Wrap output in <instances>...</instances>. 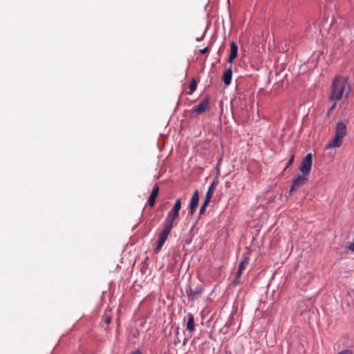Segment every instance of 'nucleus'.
<instances>
[{
  "mask_svg": "<svg viewBox=\"0 0 354 354\" xmlns=\"http://www.w3.org/2000/svg\"><path fill=\"white\" fill-rule=\"evenodd\" d=\"M346 91L345 96L347 97L351 92V86L347 79L342 76L335 77L332 82V89L329 95L330 100H339L344 91Z\"/></svg>",
  "mask_w": 354,
  "mask_h": 354,
  "instance_id": "1",
  "label": "nucleus"
},
{
  "mask_svg": "<svg viewBox=\"0 0 354 354\" xmlns=\"http://www.w3.org/2000/svg\"><path fill=\"white\" fill-rule=\"evenodd\" d=\"M335 135L333 139L326 145V148L328 149L339 147L342 145V139L346 135V124L344 122H338L335 124Z\"/></svg>",
  "mask_w": 354,
  "mask_h": 354,
  "instance_id": "2",
  "label": "nucleus"
},
{
  "mask_svg": "<svg viewBox=\"0 0 354 354\" xmlns=\"http://www.w3.org/2000/svg\"><path fill=\"white\" fill-rule=\"evenodd\" d=\"M205 291V286L201 283L193 286L187 283L185 287V292L187 296L188 301L191 303L198 301L204 295Z\"/></svg>",
  "mask_w": 354,
  "mask_h": 354,
  "instance_id": "3",
  "label": "nucleus"
},
{
  "mask_svg": "<svg viewBox=\"0 0 354 354\" xmlns=\"http://www.w3.org/2000/svg\"><path fill=\"white\" fill-rule=\"evenodd\" d=\"M312 154L308 153L302 160L301 165L299 167V171L302 174L308 176L312 167Z\"/></svg>",
  "mask_w": 354,
  "mask_h": 354,
  "instance_id": "4",
  "label": "nucleus"
},
{
  "mask_svg": "<svg viewBox=\"0 0 354 354\" xmlns=\"http://www.w3.org/2000/svg\"><path fill=\"white\" fill-rule=\"evenodd\" d=\"M308 176L304 174H299L293 180L290 189V194H292L295 190L300 187L304 185L308 181Z\"/></svg>",
  "mask_w": 354,
  "mask_h": 354,
  "instance_id": "5",
  "label": "nucleus"
},
{
  "mask_svg": "<svg viewBox=\"0 0 354 354\" xmlns=\"http://www.w3.org/2000/svg\"><path fill=\"white\" fill-rule=\"evenodd\" d=\"M209 107V97H206L204 100H203L197 106H195L192 108V113L196 115H199L205 111H207Z\"/></svg>",
  "mask_w": 354,
  "mask_h": 354,
  "instance_id": "6",
  "label": "nucleus"
},
{
  "mask_svg": "<svg viewBox=\"0 0 354 354\" xmlns=\"http://www.w3.org/2000/svg\"><path fill=\"white\" fill-rule=\"evenodd\" d=\"M250 250L246 248V251L243 254L242 259L239 263L238 270L239 274H242L243 270H245L246 265L248 264L250 261Z\"/></svg>",
  "mask_w": 354,
  "mask_h": 354,
  "instance_id": "7",
  "label": "nucleus"
},
{
  "mask_svg": "<svg viewBox=\"0 0 354 354\" xmlns=\"http://www.w3.org/2000/svg\"><path fill=\"white\" fill-rule=\"evenodd\" d=\"M198 201H199V196H198V192L197 190H196L192 196V198H191V201H190V210H189V212L191 214H193L195 211H196V209L198 206Z\"/></svg>",
  "mask_w": 354,
  "mask_h": 354,
  "instance_id": "8",
  "label": "nucleus"
},
{
  "mask_svg": "<svg viewBox=\"0 0 354 354\" xmlns=\"http://www.w3.org/2000/svg\"><path fill=\"white\" fill-rule=\"evenodd\" d=\"M158 194L159 187L158 185H155L148 199V204L150 207H153L154 205L156 197L158 196Z\"/></svg>",
  "mask_w": 354,
  "mask_h": 354,
  "instance_id": "9",
  "label": "nucleus"
},
{
  "mask_svg": "<svg viewBox=\"0 0 354 354\" xmlns=\"http://www.w3.org/2000/svg\"><path fill=\"white\" fill-rule=\"evenodd\" d=\"M238 55V46L234 41L230 43V54L228 57V62L232 63Z\"/></svg>",
  "mask_w": 354,
  "mask_h": 354,
  "instance_id": "10",
  "label": "nucleus"
},
{
  "mask_svg": "<svg viewBox=\"0 0 354 354\" xmlns=\"http://www.w3.org/2000/svg\"><path fill=\"white\" fill-rule=\"evenodd\" d=\"M171 230V228L165 226L164 229L159 234V238L157 241V243H158V244L165 243V242L167 241V239Z\"/></svg>",
  "mask_w": 354,
  "mask_h": 354,
  "instance_id": "11",
  "label": "nucleus"
},
{
  "mask_svg": "<svg viewBox=\"0 0 354 354\" xmlns=\"http://www.w3.org/2000/svg\"><path fill=\"white\" fill-rule=\"evenodd\" d=\"M187 322L186 324V329L192 333L195 330L194 317L191 313H188L187 315Z\"/></svg>",
  "mask_w": 354,
  "mask_h": 354,
  "instance_id": "12",
  "label": "nucleus"
},
{
  "mask_svg": "<svg viewBox=\"0 0 354 354\" xmlns=\"http://www.w3.org/2000/svg\"><path fill=\"white\" fill-rule=\"evenodd\" d=\"M232 77V68L230 67L227 68L223 73L222 77V80L225 85H229L231 83Z\"/></svg>",
  "mask_w": 354,
  "mask_h": 354,
  "instance_id": "13",
  "label": "nucleus"
},
{
  "mask_svg": "<svg viewBox=\"0 0 354 354\" xmlns=\"http://www.w3.org/2000/svg\"><path fill=\"white\" fill-rule=\"evenodd\" d=\"M217 184H218V181L216 180H214V181L212 183V184L210 185V186L208 188V190L206 193L205 198L211 200Z\"/></svg>",
  "mask_w": 354,
  "mask_h": 354,
  "instance_id": "14",
  "label": "nucleus"
},
{
  "mask_svg": "<svg viewBox=\"0 0 354 354\" xmlns=\"http://www.w3.org/2000/svg\"><path fill=\"white\" fill-rule=\"evenodd\" d=\"M197 87V83L195 79H192L190 82L189 86V91L187 92V94L192 95Z\"/></svg>",
  "mask_w": 354,
  "mask_h": 354,
  "instance_id": "15",
  "label": "nucleus"
},
{
  "mask_svg": "<svg viewBox=\"0 0 354 354\" xmlns=\"http://www.w3.org/2000/svg\"><path fill=\"white\" fill-rule=\"evenodd\" d=\"M176 219H177V218L172 217L171 216H167V218H166L167 223H166L165 226L172 229L174 227V222Z\"/></svg>",
  "mask_w": 354,
  "mask_h": 354,
  "instance_id": "16",
  "label": "nucleus"
},
{
  "mask_svg": "<svg viewBox=\"0 0 354 354\" xmlns=\"http://www.w3.org/2000/svg\"><path fill=\"white\" fill-rule=\"evenodd\" d=\"M180 208H181V201L180 198H177L175 201V203L172 208V210H173V212H177L179 213Z\"/></svg>",
  "mask_w": 354,
  "mask_h": 354,
  "instance_id": "17",
  "label": "nucleus"
},
{
  "mask_svg": "<svg viewBox=\"0 0 354 354\" xmlns=\"http://www.w3.org/2000/svg\"><path fill=\"white\" fill-rule=\"evenodd\" d=\"M209 201H210V199H208L207 198H205V201H203V204L201 205V206L200 207L199 212L201 214H202L205 211L206 207L209 204Z\"/></svg>",
  "mask_w": 354,
  "mask_h": 354,
  "instance_id": "18",
  "label": "nucleus"
},
{
  "mask_svg": "<svg viewBox=\"0 0 354 354\" xmlns=\"http://www.w3.org/2000/svg\"><path fill=\"white\" fill-rule=\"evenodd\" d=\"M167 216H171L172 217H175V218H178L179 216V213L177 212H173V210L171 209L167 214Z\"/></svg>",
  "mask_w": 354,
  "mask_h": 354,
  "instance_id": "19",
  "label": "nucleus"
},
{
  "mask_svg": "<svg viewBox=\"0 0 354 354\" xmlns=\"http://www.w3.org/2000/svg\"><path fill=\"white\" fill-rule=\"evenodd\" d=\"M294 159H295V155L292 154L290 157V158L289 159L287 165H286V168L290 167L294 162Z\"/></svg>",
  "mask_w": 354,
  "mask_h": 354,
  "instance_id": "20",
  "label": "nucleus"
},
{
  "mask_svg": "<svg viewBox=\"0 0 354 354\" xmlns=\"http://www.w3.org/2000/svg\"><path fill=\"white\" fill-rule=\"evenodd\" d=\"M241 275V274H239V271H237L236 276L234 280V284H237L239 283Z\"/></svg>",
  "mask_w": 354,
  "mask_h": 354,
  "instance_id": "21",
  "label": "nucleus"
},
{
  "mask_svg": "<svg viewBox=\"0 0 354 354\" xmlns=\"http://www.w3.org/2000/svg\"><path fill=\"white\" fill-rule=\"evenodd\" d=\"M335 106H336V103L335 102V103L331 106V107L328 110V111H327V113H326V114H327L328 117H329V116H330V115L331 112L335 109Z\"/></svg>",
  "mask_w": 354,
  "mask_h": 354,
  "instance_id": "22",
  "label": "nucleus"
},
{
  "mask_svg": "<svg viewBox=\"0 0 354 354\" xmlns=\"http://www.w3.org/2000/svg\"><path fill=\"white\" fill-rule=\"evenodd\" d=\"M345 250L354 252V245H348L347 247L345 248Z\"/></svg>",
  "mask_w": 354,
  "mask_h": 354,
  "instance_id": "23",
  "label": "nucleus"
},
{
  "mask_svg": "<svg viewBox=\"0 0 354 354\" xmlns=\"http://www.w3.org/2000/svg\"><path fill=\"white\" fill-rule=\"evenodd\" d=\"M162 246H163V245H156L154 252L156 253H158L161 250Z\"/></svg>",
  "mask_w": 354,
  "mask_h": 354,
  "instance_id": "24",
  "label": "nucleus"
},
{
  "mask_svg": "<svg viewBox=\"0 0 354 354\" xmlns=\"http://www.w3.org/2000/svg\"><path fill=\"white\" fill-rule=\"evenodd\" d=\"M338 354H353V353L351 350L345 349L339 352Z\"/></svg>",
  "mask_w": 354,
  "mask_h": 354,
  "instance_id": "25",
  "label": "nucleus"
},
{
  "mask_svg": "<svg viewBox=\"0 0 354 354\" xmlns=\"http://www.w3.org/2000/svg\"><path fill=\"white\" fill-rule=\"evenodd\" d=\"M209 51V49L208 47H205L200 50V53L201 54H205Z\"/></svg>",
  "mask_w": 354,
  "mask_h": 354,
  "instance_id": "26",
  "label": "nucleus"
},
{
  "mask_svg": "<svg viewBox=\"0 0 354 354\" xmlns=\"http://www.w3.org/2000/svg\"><path fill=\"white\" fill-rule=\"evenodd\" d=\"M130 354H141V352H140V351L139 349H137V350L134 351L133 352H132Z\"/></svg>",
  "mask_w": 354,
  "mask_h": 354,
  "instance_id": "27",
  "label": "nucleus"
},
{
  "mask_svg": "<svg viewBox=\"0 0 354 354\" xmlns=\"http://www.w3.org/2000/svg\"><path fill=\"white\" fill-rule=\"evenodd\" d=\"M204 35H205V34H203V35L201 37H197L196 38V41H201L203 39Z\"/></svg>",
  "mask_w": 354,
  "mask_h": 354,
  "instance_id": "28",
  "label": "nucleus"
},
{
  "mask_svg": "<svg viewBox=\"0 0 354 354\" xmlns=\"http://www.w3.org/2000/svg\"><path fill=\"white\" fill-rule=\"evenodd\" d=\"M105 322H106V323L109 324V323H110V322H111V318H110V317L106 318V319H105Z\"/></svg>",
  "mask_w": 354,
  "mask_h": 354,
  "instance_id": "29",
  "label": "nucleus"
}]
</instances>
